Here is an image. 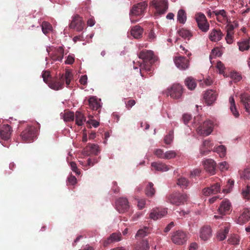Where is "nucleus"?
I'll list each match as a JSON object with an SVG mask.
<instances>
[{"label": "nucleus", "mask_w": 250, "mask_h": 250, "mask_svg": "<svg viewBox=\"0 0 250 250\" xmlns=\"http://www.w3.org/2000/svg\"><path fill=\"white\" fill-rule=\"evenodd\" d=\"M218 94L212 90H208L204 94V99L207 105L212 104L216 100Z\"/></svg>", "instance_id": "nucleus-15"}, {"label": "nucleus", "mask_w": 250, "mask_h": 250, "mask_svg": "<svg viewBox=\"0 0 250 250\" xmlns=\"http://www.w3.org/2000/svg\"><path fill=\"white\" fill-rule=\"evenodd\" d=\"M212 235V231L211 228L208 226H204L200 230V238L206 241L211 237Z\"/></svg>", "instance_id": "nucleus-21"}, {"label": "nucleus", "mask_w": 250, "mask_h": 250, "mask_svg": "<svg viewBox=\"0 0 250 250\" xmlns=\"http://www.w3.org/2000/svg\"><path fill=\"white\" fill-rule=\"evenodd\" d=\"M68 182L70 185H74L77 182V179L74 176L71 175L68 178Z\"/></svg>", "instance_id": "nucleus-57"}, {"label": "nucleus", "mask_w": 250, "mask_h": 250, "mask_svg": "<svg viewBox=\"0 0 250 250\" xmlns=\"http://www.w3.org/2000/svg\"><path fill=\"white\" fill-rule=\"evenodd\" d=\"M229 231V229L228 227H225L224 229L220 230L217 234V239L219 241H223L225 239Z\"/></svg>", "instance_id": "nucleus-38"}, {"label": "nucleus", "mask_w": 250, "mask_h": 250, "mask_svg": "<svg viewBox=\"0 0 250 250\" xmlns=\"http://www.w3.org/2000/svg\"><path fill=\"white\" fill-rule=\"evenodd\" d=\"M138 56L139 59L143 61V63L139 62H136L140 67V70L141 76L144 77V74L142 72L143 70L150 74L152 71L151 65L157 60V58L154 55L153 52L151 50H143L140 52Z\"/></svg>", "instance_id": "nucleus-1"}, {"label": "nucleus", "mask_w": 250, "mask_h": 250, "mask_svg": "<svg viewBox=\"0 0 250 250\" xmlns=\"http://www.w3.org/2000/svg\"><path fill=\"white\" fill-rule=\"evenodd\" d=\"M47 51L51 59L54 61L61 62L63 58L64 49L62 46L49 47L47 48Z\"/></svg>", "instance_id": "nucleus-3"}, {"label": "nucleus", "mask_w": 250, "mask_h": 250, "mask_svg": "<svg viewBox=\"0 0 250 250\" xmlns=\"http://www.w3.org/2000/svg\"><path fill=\"white\" fill-rule=\"evenodd\" d=\"M70 166L71 169L77 174L79 175L81 173L80 170L77 168V165L75 162H71L70 163Z\"/></svg>", "instance_id": "nucleus-54"}, {"label": "nucleus", "mask_w": 250, "mask_h": 250, "mask_svg": "<svg viewBox=\"0 0 250 250\" xmlns=\"http://www.w3.org/2000/svg\"><path fill=\"white\" fill-rule=\"evenodd\" d=\"M202 117L201 116H197L194 117V120L192 123L193 126L197 128L198 126L201 125L203 123Z\"/></svg>", "instance_id": "nucleus-45"}, {"label": "nucleus", "mask_w": 250, "mask_h": 250, "mask_svg": "<svg viewBox=\"0 0 250 250\" xmlns=\"http://www.w3.org/2000/svg\"><path fill=\"white\" fill-rule=\"evenodd\" d=\"M112 190L116 193H117L120 191V188L117 186V184L116 182L113 183V186L112 188Z\"/></svg>", "instance_id": "nucleus-63"}, {"label": "nucleus", "mask_w": 250, "mask_h": 250, "mask_svg": "<svg viewBox=\"0 0 250 250\" xmlns=\"http://www.w3.org/2000/svg\"><path fill=\"white\" fill-rule=\"evenodd\" d=\"M87 124L91 125L94 127H97L99 125V123L94 120H89L87 122Z\"/></svg>", "instance_id": "nucleus-62"}, {"label": "nucleus", "mask_w": 250, "mask_h": 250, "mask_svg": "<svg viewBox=\"0 0 250 250\" xmlns=\"http://www.w3.org/2000/svg\"><path fill=\"white\" fill-rule=\"evenodd\" d=\"M177 19L178 21L181 23H184L187 19L186 13L185 11L181 9L179 10L177 14Z\"/></svg>", "instance_id": "nucleus-43"}, {"label": "nucleus", "mask_w": 250, "mask_h": 250, "mask_svg": "<svg viewBox=\"0 0 250 250\" xmlns=\"http://www.w3.org/2000/svg\"><path fill=\"white\" fill-rule=\"evenodd\" d=\"M213 128V123L209 120H207L205 121L201 125L197 127L196 131L200 135L207 136L212 132Z\"/></svg>", "instance_id": "nucleus-4"}, {"label": "nucleus", "mask_w": 250, "mask_h": 250, "mask_svg": "<svg viewBox=\"0 0 250 250\" xmlns=\"http://www.w3.org/2000/svg\"><path fill=\"white\" fill-rule=\"evenodd\" d=\"M145 192L146 195L148 197L153 196L155 193V189L153 187V184L151 182H149L147 185Z\"/></svg>", "instance_id": "nucleus-37"}, {"label": "nucleus", "mask_w": 250, "mask_h": 250, "mask_svg": "<svg viewBox=\"0 0 250 250\" xmlns=\"http://www.w3.org/2000/svg\"><path fill=\"white\" fill-rule=\"evenodd\" d=\"M151 229L148 227H144L137 231L136 237H144L150 233Z\"/></svg>", "instance_id": "nucleus-39"}, {"label": "nucleus", "mask_w": 250, "mask_h": 250, "mask_svg": "<svg viewBox=\"0 0 250 250\" xmlns=\"http://www.w3.org/2000/svg\"><path fill=\"white\" fill-rule=\"evenodd\" d=\"M196 21L199 28L203 32H206L209 29V24L206 16L202 13H198L196 16Z\"/></svg>", "instance_id": "nucleus-10"}, {"label": "nucleus", "mask_w": 250, "mask_h": 250, "mask_svg": "<svg viewBox=\"0 0 250 250\" xmlns=\"http://www.w3.org/2000/svg\"><path fill=\"white\" fill-rule=\"evenodd\" d=\"M149 249L148 241L142 240L134 247L133 250H148Z\"/></svg>", "instance_id": "nucleus-30"}, {"label": "nucleus", "mask_w": 250, "mask_h": 250, "mask_svg": "<svg viewBox=\"0 0 250 250\" xmlns=\"http://www.w3.org/2000/svg\"><path fill=\"white\" fill-rule=\"evenodd\" d=\"M98 148V146L95 144H89L86 146V148L89 149L90 153L95 154H97L99 151Z\"/></svg>", "instance_id": "nucleus-46"}, {"label": "nucleus", "mask_w": 250, "mask_h": 250, "mask_svg": "<svg viewBox=\"0 0 250 250\" xmlns=\"http://www.w3.org/2000/svg\"><path fill=\"white\" fill-rule=\"evenodd\" d=\"M231 211V205L230 201L227 199L223 200L218 208V213L222 215H225L229 213Z\"/></svg>", "instance_id": "nucleus-12"}, {"label": "nucleus", "mask_w": 250, "mask_h": 250, "mask_svg": "<svg viewBox=\"0 0 250 250\" xmlns=\"http://www.w3.org/2000/svg\"><path fill=\"white\" fill-rule=\"evenodd\" d=\"M218 168L221 171L226 170L228 169L229 165L226 162L224 161V162H221L219 164Z\"/></svg>", "instance_id": "nucleus-53"}, {"label": "nucleus", "mask_w": 250, "mask_h": 250, "mask_svg": "<svg viewBox=\"0 0 250 250\" xmlns=\"http://www.w3.org/2000/svg\"><path fill=\"white\" fill-rule=\"evenodd\" d=\"M151 167L156 170L161 172L167 171L172 167L170 166L161 162H153L151 163Z\"/></svg>", "instance_id": "nucleus-26"}, {"label": "nucleus", "mask_w": 250, "mask_h": 250, "mask_svg": "<svg viewBox=\"0 0 250 250\" xmlns=\"http://www.w3.org/2000/svg\"><path fill=\"white\" fill-rule=\"evenodd\" d=\"M178 34L180 36L185 39H187L188 40H189L191 37V33L188 30L183 28L178 31Z\"/></svg>", "instance_id": "nucleus-44"}, {"label": "nucleus", "mask_w": 250, "mask_h": 250, "mask_svg": "<svg viewBox=\"0 0 250 250\" xmlns=\"http://www.w3.org/2000/svg\"><path fill=\"white\" fill-rule=\"evenodd\" d=\"M177 154L175 151L173 150H169L166 152L164 154V159H170L174 158L176 157Z\"/></svg>", "instance_id": "nucleus-47"}, {"label": "nucleus", "mask_w": 250, "mask_h": 250, "mask_svg": "<svg viewBox=\"0 0 250 250\" xmlns=\"http://www.w3.org/2000/svg\"><path fill=\"white\" fill-rule=\"evenodd\" d=\"M88 104L91 109L94 110H98L100 107V103L94 97H91L88 100Z\"/></svg>", "instance_id": "nucleus-33"}, {"label": "nucleus", "mask_w": 250, "mask_h": 250, "mask_svg": "<svg viewBox=\"0 0 250 250\" xmlns=\"http://www.w3.org/2000/svg\"><path fill=\"white\" fill-rule=\"evenodd\" d=\"M203 165L205 169L209 173L213 175L215 173L216 164L215 161L211 159L206 160L203 162Z\"/></svg>", "instance_id": "nucleus-17"}, {"label": "nucleus", "mask_w": 250, "mask_h": 250, "mask_svg": "<svg viewBox=\"0 0 250 250\" xmlns=\"http://www.w3.org/2000/svg\"><path fill=\"white\" fill-rule=\"evenodd\" d=\"M146 205V200L144 199H140L138 201V207L140 209H143Z\"/></svg>", "instance_id": "nucleus-60"}, {"label": "nucleus", "mask_w": 250, "mask_h": 250, "mask_svg": "<svg viewBox=\"0 0 250 250\" xmlns=\"http://www.w3.org/2000/svg\"><path fill=\"white\" fill-rule=\"evenodd\" d=\"M228 23L226 26L227 33L232 34L233 30L234 29V26L232 24L230 23V21H229Z\"/></svg>", "instance_id": "nucleus-59"}, {"label": "nucleus", "mask_w": 250, "mask_h": 250, "mask_svg": "<svg viewBox=\"0 0 250 250\" xmlns=\"http://www.w3.org/2000/svg\"><path fill=\"white\" fill-rule=\"evenodd\" d=\"M212 145L208 140H205L203 142L202 146L200 148L201 153L203 155H205L207 152L210 151L212 149Z\"/></svg>", "instance_id": "nucleus-31"}, {"label": "nucleus", "mask_w": 250, "mask_h": 250, "mask_svg": "<svg viewBox=\"0 0 250 250\" xmlns=\"http://www.w3.org/2000/svg\"><path fill=\"white\" fill-rule=\"evenodd\" d=\"M87 78L86 75L82 76L80 79L79 82L81 84L85 85L87 83Z\"/></svg>", "instance_id": "nucleus-64"}, {"label": "nucleus", "mask_w": 250, "mask_h": 250, "mask_svg": "<svg viewBox=\"0 0 250 250\" xmlns=\"http://www.w3.org/2000/svg\"><path fill=\"white\" fill-rule=\"evenodd\" d=\"M42 77L44 82L46 83H48L51 81L50 80L51 77L50 73L48 71H45L43 72L42 74Z\"/></svg>", "instance_id": "nucleus-50"}, {"label": "nucleus", "mask_w": 250, "mask_h": 250, "mask_svg": "<svg viewBox=\"0 0 250 250\" xmlns=\"http://www.w3.org/2000/svg\"><path fill=\"white\" fill-rule=\"evenodd\" d=\"M239 49L241 51L248 50L250 47L249 41L248 40H244L238 42Z\"/></svg>", "instance_id": "nucleus-41"}, {"label": "nucleus", "mask_w": 250, "mask_h": 250, "mask_svg": "<svg viewBox=\"0 0 250 250\" xmlns=\"http://www.w3.org/2000/svg\"><path fill=\"white\" fill-rule=\"evenodd\" d=\"M11 132L10 126L8 125H4L0 129V137L3 140H7L10 138Z\"/></svg>", "instance_id": "nucleus-22"}, {"label": "nucleus", "mask_w": 250, "mask_h": 250, "mask_svg": "<svg viewBox=\"0 0 250 250\" xmlns=\"http://www.w3.org/2000/svg\"><path fill=\"white\" fill-rule=\"evenodd\" d=\"M183 92V88L182 86L178 83L173 84L170 88L167 89L168 95L175 99L180 98Z\"/></svg>", "instance_id": "nucleus-7"}, {"label": "nucleus", "mask_w": 250, "mask_h": 250, "mask_svg": "<svg viewBox=\"0 0 250 250\" xmlns=\"http://www.w3.org/2000/svg\"><path fill=\"white\" fill-rule=\"evenodd\" d=\"M42 29L43 33L46 35L52 31V26L49 22L44 21L42 24Z\"/></svg>", "instance_id": "nucleus-42"}, {"label": "nucleus", "mask_w": 250, "mask_h": 250, "mask_svg": "<svg viewBox=\"0 0 250 250\" xmlns=\"http://www.w3.org/2000/svg\"><path fill=\"white\" fill-rule=\"evenodd\" d=\"M229 102L230 104V110L235 118H238L239 116V113L237 111L235 104V101L233 97L231 96L229 98Z\"/></svg>", "instance_id": "nucleus-32"}, {"label": "nucleus", "mask_w": 250, "mask_h": 250, "mask_svg": "<svg viewBox=\"0 0 250 250\" xmlns=\"http://www.w3.org/2000/svg\"><path fill=\"white\" fill-rule=\"evenodd\" d=\"M147 6L146 1H143L134 5L132 7L130 13L132 15H140L143 13Z\"/></svg>", "instance_id": "nucleus-16"}, {"label": "nucleus", "mask_w": 250, "mask_h": 250, "mask_svg": "<svg viewBox=\"0 0 250 250\" xmlns=\"http://www.w3.org/2000/svg\"><path fill=\"white\" fill-rule=\"evenodd\" d=\"M185 83L187 87L191 90L194 89L197 86L195 80L191 77H188L185 81Z\"/></svg>", "instance_id": "nucleus-34"}, {"label": "nucleus", "mask_w": 250, "mask_h": 250, "mask_svg": "<svg viewBox=\"0 0 250 250\" xmlns=\"http://www.w3.org/2000/svg\"><path fill=\"white\" fill-rule=\"evenodd\" d=\"M242 195L243 197L247 200H250V186L247 185L243 190Z\"/></svg>", "instance_id": "nucleus-48"}, {"label": "nucleus", "mask_w": 250, "mask_h": 250, "mask_svg": "<svg viewBox=\"0 0 250 250\" xmlns=\"http://www.w3.org/2000/svg\"><path fill=\"white\" fill-rule=\"evenodd\" d=\"M220 190V185L218 183L212 185L211 187L205 188L202 193L205 196H209L212 194H216Z\"/></svg>", "instance_id": "nucleus-19"}, {"label": "nucleus", "mask_w": 250, "mask_h": 250, "mask_svg": "<svg viewBox=\"0 0 250 250\" xmlns=\"http://www.w3.org/2000/svg\"><path fill=\"white\" fill-rule=\"evenodd\" d=\"M216 68L218 70L220 74H223L224 73L225 66L224 64L221 61L217 62Z\"/></svg>", "instance_id": "nucleus-51"}, {"label": "nucleus", "mask_w": 250, "mask_h": 250, "mask_svg": "<svg viewBox=\"0 0 250 250\" xmlns=\"http://www.w3.org/2000/svg\"><path fill=\"white\" fill-rule=\"evenodd\" d=\"M61 116L65 122L72 121L74 120V113L73 112L66 111L64 113H62Z\"/></svg>", "instance_id": "nucleus-35"}, {"label": "nucleus", "mask_w": 250, "mask_h": 250, "mask_svg": "<svg viewBox=\"0 0 250 250\" xmlns=\"http://www.w3.org/2000/svg\"><path fill=\"white\" fill-rule=\"evenodd\" d=\"M177 185L183 189H188L190 181L185 177H180L177 180Z\"/></svg>", "instance_id": "nucleus-28"}, {"label": "nucleus", "mask_w": 250, "mask_h": 250, "mask_svg": "<svg viewBox=\"0 0 250 250\" xmlns=\"http://www.w3.org/2000/svg\"><path fill=\"white\" fill-rule=\"evenodd\" d=\"M76 117V124L79 125L81 126L83 124V122H85L86 119L83 114L80 111H76L75 114Z\"/></svg>", "instance_id": "nucleus-36"}, {"label": "nucleus", "mask_w": 250, "mask_h": 250, "mask_svg": "<svg viewBox=\"0 0 250 250\" xmlns=\"http://www.w3.org/2000/svg\"><path fill=\"white\" fill-rule=\"evenodd\" d=\"M212 13H214L216 17L217 20L221 23L225 22H228L229 20L226 14V12L224 10L213 11Z\"/></svg>", "instance_id": "nucleus-25"}, {"label": "nucleus", "mask_w": 250, "mask_h": 250, "mask_svg": "<svg viewBox=\"0 0 250 250\" xmlns=\"http://www.w3.org/2000/svg\"><path fill=\"white\" fill-rule=\"evenodd\" d=\"M223 36L220 30L213 29L209 35V39L212 42L220 41Z\"/></svg>", "instance_id": "nucleus-27"}, {"label": "nucleus", "mask_w": 250, "mask_h": 250, "mask_svg": "<svg viewBox=\"0 0 250 250\" xmlns=\"http://www.w3.org/2000/svg\"><path fill=\"white\" fill-rule=\"evenodd\" d=\"M174 63L176 66L181 70H185L189 66V60L185 57L179 56L175 58Z\"/></svg>", "instance_id": "nucleus-14"}, {"label": "nucleus", "mask_w": 250, "mask_h": 250, "mask_svg": "<svg viewBox=\"0 0 250 250\" xmlns=\"http://www.w3.org/2000/svg\"><path fill=\"white\" fill-rule=\"evenodd\" d=\"M72 77V73L68 71H66L65 74H62L59 79L51 80L48 83V85L54 90L61 89L63 87L64 83H66L67 86L69 85Z\"/></svg>", "instance_id": "nucleus-2"}, {"label": "nucleus", "mask_w": 250, "mask_h": 250, "mask_svg": "<svg viewBox=\"0 0 250 250\" xmlns=\"http://www.w3.org/2000/svg\"><path fill=\"white\" fill-rule=\"evenodd\" d=\"M136 102L134 100H129L125 104L126 107L128 109H130L135 104Z\"/></svg>", "instance_id": "nucleus-61"}, {"label": "nucleus", "mask_w": 250, "mask_h": 250, "mask_svg": "<svg viewBox=\"0 0 250 250\" xmlns=\"http://www.w3.org/2000/svg\"><path fill=\"white\" fill-rule=\"evenodd\" d=\"M121 240V234L120 233H113L104 242V247H107L108 245Z\"/></svg>", "instance_id": "nucleus-24"}, {"label": "nucleus", "mask_w": 250, "mask_h": 250, "mask_svg": "<svg viewBox=\"0 0 250 250\" xmlns=\"http://www.w3.org/2000/svg\"><path fill=\"white\" fill-rule=\"evenodd\" d=\"M188 196L185 193H174L168 196V199L169 202L176 206L183 205L187 202Z\"/></svg>", "instance_id": "nucleus-5"}, {"label": "nucleus", "mask_w": 250, "mask_h": 250, "mask_svg": "<svg viewBox=\"0 0 250 250\" xmlns=\"http://www.w3.org/2000/svg\"><path fill=\"white\" fill-rule=\"evenodd\" d=\"M116 208L120 213H124L129 208V202L125 198H120L116 201Z\"/></svg>", "instance_id": "nucleus-13"}, {"label": "nucleus", "mask_w": 250, "mask_h": 250, "mask_svg": "<svg viewBox=\"0 0 250 250\" xmlns=\"http://www.w3.org/2000/svg\"><path fill=\"white\" fill-rule=\"evenodd\" d=\"M187 234L186 232L181 230L175 232L171 236L172 241L177 245H183L187 242Z\"/></svg>", "instance_id": "nucleus-8"}, {"label": "nucleus", "mask_w": 250, "mask_h": 250, "mask_svg": "<svg viewBox=\"0 0 250 250\" xmlns=\"http://www.w3.org/2000/svg\"><path fill=\"white\" fill-rule=\"evenodd\" d=\"M227 242L229 244L232 245H239L240 242L239 236L237 234L231 235L228 238Z\"/></svg>", "instance_id": "nucleus-40"}, {"label": "nucleus", "mask_w": 250, "mask_h": 250, "mask_svg": "<svg viewBox=\"0 0 250 250\" xmlns=\"http://www.w3.org/2000/svg\"><path fill=\"white\" fill-rule=\"evenodd\" d=\"M240 98L246 111L250 114V94L248 93H242L240 95Z\"/></svg>", "instance_id": "nucleus-18"}, {"label": "nucleus", "mask_w": 250, "mask_h": 250, "mask_svg": "<svg viewBox=\"0 0 250 250\" xmlns=\"http://www.w3.org/2000/svg\"><path fill=\"white\" fill-rule=\"evenodd\" d=\"M152 5L154 6L156 9L155 16L165 14L168 8L167 1H152Z\"/></svg>", "instance_id": "nucleus-11"}, {"label": "nucleus", "mask_w": 250, "mask_h": 250, "mask_svg": "<svg viewBox=\"0 0 250 250\" xmlns=\"http://www.w3.org/2000/svg\"><path fill=\"white\" fill-rule=\"evenodd\" d=\"M143 29L140 26L136 25L133 27L130 31L131 35L136 39L140 38L142 37Z\"/></svg>", "instance_id": "nucleus-29"}, {"label": "nucleus", "mask_w": 250, "mask_h": 250, "mask_svg": "<svg viewBox=\"0 0 250 250\" xmlns=\"http://www.w3.org/2000/svg\"><path fill=\"white\" fill-rule=\"evenodd\" d=\"M22 140L26 142L33 140L36 137L35 127L32 126H27L21 134Z\"/></svg>", "instance_id": "nucleus-9"}, {"label": "nucleus", "mask_w": 250, "mask_h": 250, "mask_svg": "<svg viewBox=\"0 0 250 250\" xmlns=\"http://www.w3.org/2000/svg\"><path fill=\"white\" fill-rule=\"evenodd\" d=\"M250 219V209L245 208L243 209L242 213L237 220V223L243 225L248 222Z\"/></svg>", "instance_id": "nucleus-23"}, {"label": "nucleus", "mask_w": 250, "mask_h": 250, "mask_svg": "<svg viewBox=\"0 0 250 250\" xmlns=\"http://www.w3.org/2000/svg\"><path fill=\"white\" fill-rule=\"evenodd\" d=\"M84 23L83 18L78 15H75L72 17V21L69 25L70 29H75L77 31H83Z\"/></svg>", "instance_id": "nucleus-6"}, {"label": "nucleus", "mask_w": 250, "mask_h": 250, "mask_svg": "<svg viewBox=\"0 0 250 250\" xmlns=\"http://www.w3.org/2000/svg\"><path fill=\"white\" fill-rule=\"evenodd\" d=\"M167 213L165 209H160L158 208L153 209L149 214V217L154 220H156L165 216Z\"/></svg>", "instance_id": "nucleus-20"}, {"label": "nucleus", "mask_w": 250, "mask_h": 250, "mask_svg": "<svg viewBox=\"0 0 250 250\" xmlns=\"http://www.w3.org/2000/svg\"><path fill=\"white\" fill-rule=\"evenodd\" d=\"M215 151L218 153H220V155L224 156L226 152V147L222 145L219 146L215 148Z\"/></svg>", "instance_id": "nucleus-52"}, {"label": "nucleus", "mask_w": 250, "mask_h": 250, "mask_svg": "<svg viewBox=\"0 0 250 250\" xmlns=\"http://www.w3.org/2000/svg\"><path fill=\"white\" fill-rule=\"evenodd\" d=\"M155 155L158 158L164 159L165 153L161 149H157L154 151Z\"/></svg>", "instance_id": "nucleus-55"}, {"label": "nucleus", "mask_w": 250, "mask_h": 250, "mask_svg": "<svg viewBox=\"0 0 250 250\" xmlns=\"http://www.w3.org/2000/svg\"><path fill=\"white\" fill-rule=\"evenodd\" d=\"M191 116L189 114H185L183 116V120L185 125H187L188 122L191 120Z\"/></svg>", "instance_id": "nucleus-58"}, {"label": "nucleus", "mask_w": 250, "mask_h": 250, "mask_svg": "<svg viewBox=\"0 0 250 250\" xmlns=\"http://www.w3.org/2000/svg\"><path fill=\"white\" fill-rule=\"evenodd\" d=\"M156 35H155V34L153 31V29H151L150 31V32L149 33L148 36V39L149 41H150V42L154 41L156 39Z\"/></svg>", "instance_id": "nucleus-56"}, {"label": "nucleus", "mask_w": 250, "mask_h": 250, "mask_svg": "<svg viewBox=\"0 0 250 250\" xmlns=\"http://www.w3.org/2000/svg\"><path fill=\"white\" fill-rule=\"evenodd\" d=\"M173 139V132L172 131H170L169 134L167 135L164 141L167 144H170L172 141Z\"/></svg>", "instance_id": "nucleus-49"}]
</instances>
